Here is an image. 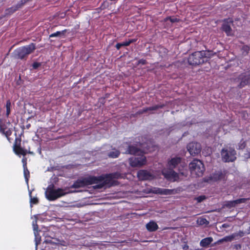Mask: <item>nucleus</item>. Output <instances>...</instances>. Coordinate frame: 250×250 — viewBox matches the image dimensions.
Segmentation results:
<instances>
[{
	"label": "nucleus",
	"instance_id": "1",
	"mask_svg": "<svg viewBox=\"0 0 250 250\" xmlns=\"http://www.w3.org/2000/svg\"><path fill=\"white\" fill-rule=\"evenodd\" d=\"M69 191L65 188H56L53 186H49L46 190V198L50 201H53L68 193Z\"/></svg>",
	"mask_w": 250,
	"mask_h": 250
},
{
	"label": "nucleus",
	"instance_id": "2",
	"mask_svg": "<svg viewBox=\"0 0 250 250\" xmlns=\"http://www.w3.org/2000/svg\"><path fill=\"white\" fill-rule=\"evenodd\" d=\"M206 52L204 51L196 52L189 56L188 62L191 65H198L207 61Z\"/></svg>",
	"mask_w": 250,
	"mask_h": 250
},
{
	"label": "nucleus",
	"instance_id": "3",
	"mask_svg": "<svg viewBox=\"0 0 250 250\" xmlns=\"http://www.w3.org/2000/svg\"><path fill=\"white\" fill-rule=\"evenodd\" d=\"M189 168L192 175L202 176L205 170L202 162L198 160H194L189 164Z\"/></svg>",
	"mask_w": 250,
	"mask_h": 250
},
{
	"label": "nucleus",
	"instance_id": "4",
	"mask_svg": "<svg viewBox=\"0 0 250 250\" xmlns=\"http://www.w3.org/2000/svg\"><path fill=\"white\" fill-rule=\"evenodd\" d=\"M35 49V46L33 43L28 45L16 49L14 51V55L16 57L22 59L26 56L32 53Z\"/></svg>",
	"mask_w": 250,
	"mask_h": 250
},
{
	"label": "nucleus",
	"instance_id": "5",
	"mask_svg": "<svg viewBox=\"0 0 250 250\" xmlns=\"http://www.w3.org/2000/svg\"><path fill=\"white\" fill-rule=\"evenodd\" d=\"M222 159L225 162H232L236 159V152L232 148L223 149L221 152Z\"/></svg>",
	"mask_w": 250,
	"mask_h": 250
},
{
	"label": "nucleus",
	"instance_id": "6",
	"mask_svg": "<svg viewBox=\"0 0 250 250\" xmlns=\"http://www.w3.org/2000/svg\"><path fill=\"white\" fill-rule=\"evenodd\" d=\"M96 183H97V179L96 178L89 177L78 180L73 185L72 187L74 188H79Z\"/></svg>",
	"mask_w": 250,
	"mask_h": 250
},
{
	"label": "nucleus",
	"instance_id": "7",
	"mask_svg": "<svg viewBox=\"0 0 250 250\" xmlns=\"http://www.w3.org/2000/svg\"><path fill=\"white\" fill-rule=\"evenodd\" d=\"M187 148L190 155L194 156L199 154L201 150V147L200 144L195 142L189 143Z\"/></svg>",
	"mask_w": 250,
	"mask_h": 250
},
{
	"label": "nucleus",
	"instance_id": "8",
	"mask_svg": "<svg viewBox=\"0 0 250 250\" xmlns=\"http://www.w3.org/2000/svg\"><path fill=\"white\" fill-rule=\"evenodd\" d=\"M129 164L133 167H141L146 164V157L141 156L140 157L131 158L129 159Z\"/></svg>",
	"mask_w": 250,
	"mask_h": 250
},
{
	"label": "nucleus",
	"instance_id": "9",
	"mask_svg": "<svg viewBox=\"0 0 250 250\" xmlns=\"http://www.w3.org/2000/svg\"><path fill=\"white\" fill-rule=\"evenodd\" d=\"M156 176L146 170H140L138 172V177L141 180H151Z\"/></svg>",
	"mask_w": 250,
	"mask_h": 250
},
{
	"label": "nucleus",
	"instance_id": "10",
	"mask_svg": "<svg viewBox=\"0 0 250 250\" xmlns=\"http://www.w3.org/2000/svg\"><path fill=\"white\" fill-rule=\"evenodd\" d=\"M162 173L165 177L169 180L175 181L178 179V175L172 170L167 172L166 170L162 171Z\"/></svg>",
	"mask_w": 250,
	"mask_h": 250
},
{
	"label": "nucleus",
	"instance_id": "11",
	"mask_svg": "<svg viewBox=\"0 0 250 250\" xmlns=\"http://www.w3.org/2000/svg\"><path fill=\"white\" fill-rule=\"evenodd\" d=\"M12 130V125H11L9 123H8L7 125L0 126V132L4 134L8 140H9V136L11 135Z\"/></svg>",
	"mask_w": 250,
	"mask_h": 250
},
{
	"label": "nucleus",
	"instance_id": "12",
	"mask_svg": "<svg viewBox=\"0 0 250 250\" xmlns=\"http://www.w3.org/2000/svg\"><path fill=\"white\" fill-rule=\"evenodd\" d=\"M247 200V199L241 198L234 201H230L226 202L225 206L228 208H232L235 207L237 204L245 203Z\"/></svg>",
	"mask_w": 250,
	"mask_h": 250
},
{
	"label": "nucleus",
	"instance_id": "13",
	"mask_svg": "<svg viewBox=\"0 0 250 250\" xmlns=\"http://www.w3.org/2000/svg\"><path fill=\"white\" fill-rule=\"evenodd\" d=\"M231 24V21H229V22L224 23L222 26L223 31H225L228 36H232L233 35V32L230 27V25Z\"/></svg>",
	"mask_w": 250,
	"mask_h": 250
},
{
	"label": "nucleus",
	"instance_id": "14",
	"mask_svg": "<svg viewBox=\"0 0 250 250\" xmlns=\"http://www.w3.org/2000/svg\"><path fill=\"white\" fill-rule=\"evenodd\" d=\"M114 178H118V176L114 174H109L104 176L100 177V180L104 181V185H111V183L109 180H111Z\"/></svg>",
	"mask_w": 250,
	"mask_h": 250
},
{
	"label": "nucleus",
	"instance_id": "15",
	"mask_svg": "<svg viewBox=\"0 0 250 250\" xmlns=\"http://www.w3.org/2000/svg\"><path fill=\"white\" fill-rule=\"evenodd\" d=\"M151 192L156 193V194H160L163 195H168L170 194L171 191L169 189H164V188H154L151 190Z\"/></svg>",
	"mask_w": 250,
	"mask_h": 250
},
{
	"label": "nucleus",
	"instance_id": "16",
	"mask_svg": "<svg viewBox=\"0 0 250 250\" xmlns=\"http://www.w3.org/2000/svg\"><path fill=\"white\" fill-rule=\"evenodd\" d=\"M146 228L149 231H154L157 229L158 226L155 222L150 221L146 225Z\"/></svg>",
	"mask_w": 250,
	"mask_h": 250
},
{
	"label": "nucleus",
	"instance_id": "17",
	"mask_svg": "<svg viewBox=\"0 0 250 250\" xmlns=\"http://www.w3.org/2000/svg\"><path fill=\"white\" fill-rule=\"evenodd\" d=\"M33 229L34 230V234L35 236V241H36V248H37V245L38 242H40V237L38 236V226L37 224V221L35 220V221L33 222Z\"/></svg>",
	"mask_w": 250,
	"mask_h": 250
},
{
	"label": "nucleus",
	"instance_id": "18",
	"mask_svg": "<svg viewBox=\"0 0 250 250\" xmlns=\"http://www.w3.org/2000/svg\"><path fill=\"white\" fill-rule=\"evenodd\" d=\"M13 149L15 153L17 155H25L27 153L26 150H25L17 145L14 146Z\"/></svg>",
	"mask_w": 250,
	"mask_h": 250
},
{
	"label": "nucleus",
	"instance_id": "19",
	"mask_svg": "<svg viewBox=\"0 0 250 250\" xmlns=\"http://www.w3.org/2000/svg\"><path fill=\"white\" fill-rule=\"evenodd\" d=\"M126 153H129L131 154H136V155H140L142 152L137 149L135 147L131 146H129L127 151L125 152Z\"/></svg>",
	"mask_w": 250,
	"mask_h": 250
},
{
	"label": "nucleus",
	"instance_id": "20",
	"mask_svg": "<svg viewBox=\"0 0 250 250\" xmlns=\"http://www.w3.org/2000/svg\"><path fill=\"white\" fill-rule=\"evenodd\" d=\"M181 162V159L178 157L172 158L169 162L168 166L171 167H175L177 165L180 163Z\"/></svg>",
	"mask_w": 250,
	"mask_h": 250
},
{
	"label": "nucleus",
	"instance_id": "21",
	"mask_svg": "<svg viewBox=\"0 0 250 250\" xmlns=\"http://www.w3.org/2000/svg\"><path fill=\"white\" fill-rule=\"evenodd\" d=\"M213 241L212 237H207L204 238L200 242V245L201 246L206 247L208 246Z\"/></svg>",
	"mask_w": 250,
	"mask_h": 250
},
{
	"label": "nucleus",
	"instance_id": "22",
	"mask_svg": "<svg viewBox=\"0 0 250 250\" xmlns=\"http://www.w3.org/2000/svg\"><path fill=\"white\" fill-rule=\"evenodd\" d=\"M224 178V175L221 172H218L212 176L211 177L210 181H217L220 180Z\"/></svg>",
	"mask_w": 250,
	"mask_h": 250
},
{
	"label": "nucleus",
	"instance_id": "23",
	"mask_svg": "<svg viewBox=\"0 0 250 250\" xmlns=\"http://www.w3.org/2000/svg\"><path fill=\"white\" fill-rule=\"evenodd\" d=\"M196 222L198 225H207L208 223L206 219L202 217L198 218Z\"/></svg>",
	"mask_w": 250,
	"mask_h": 250
},
{
	"label": "nucleus",
	"instance_id": "24",
	"mask_svg": "<svg viewBox=\"0 0 250 250\" xmlns=\"http://www.w3.org/2000/svg\"><path fill=\"white\" fill-rule=\"evenodd\" d=\"M132 42V40H129V41H126V42H123L122 43H117L116 45V48L119 49L120 48V47L121 46H127L131 42Z\"/></svg>",
	"mask_w": 250,
	"mask_h": 250
},
{
	"label": "nucleus",
	"instance_id": "25",
	"mask_svg": "<svg viewBox=\"0 0 250 250\" xmlns=\"http://www.w3.org/2000/svg\"><path fill=\"white\" fill-rule=\"evenodd\" d=\"M64 31H57L54 33H53L52 34H51L50 36H49V37L50 38H52V37H60L62 35H63L64 34Z\"/></svg>",
	"mask_w": 250,
	"mask_h": 250
},
{
	"label": "nucleus",
	"instance_id": "26",
	"mask_svg": "<svg viewBox=\"0 0 250 250\" xmlns=\"http://www.w3.org/2000/svg\"><path fill=\"white\" fill-rule=\"evenodd\" d=\"M11 102L10 101H7L6 102V115L8 116L10 113V107Z\"/></svg>",
	"mask_w": 250,
	"mask_h": 250
},
{
	"label": "nucleus",
	"instance_id": "27",
	"mask_svg": "<svg viewBox=\"0 0 250 250\" xmlns=\"http://www.w3.org/2000/svg\"><path fill=\"white\" fill-rule=\"evenodd\" d=\"M119 152L116 150L109 153V156L112 158H116L119 156Z\"/></svg>",
	"mask_w": 250,
	"mask_h": 250
},
{
	"label": "nucleus",
	"instance_id": "28",
	"mask_svg": "<svg viewBox=\"0 0 250 250\" xmlns=\"http://www.w3.org/2000/svg\"><path fill=\"white\" fill-rule=\"evenodd\" d=\"M23 168H24V177H25V178L26 180V182L27 184H28V177L29 175V172L28 170V169H27L26 167H24Z\"/></svg>",
	"mask_w": 250,
	"mask_h": 250
},
{
	"label": "nucleus",
	"instance_id": "29",
	"mask_svg": "<svg viewBox=\"0 0 250 250\" xmlns=\"http://www.w3.org/2000/svg\"><path fill=\"white\" fill-rule=\"evenodd\" d=\"M38 202V199L36 197L32 198H30V203L31 205L33 204H36Z\"/></svg>",
	"mask_w": 250,
	"mask_h": 250
},
{
	"label": "nucleus",
	"instance_id": "30",
	"mask_svg": "<svg viewBox=\"0 0 250 250\" xmlns=\"http://www.w3.org/2000/svg\"><path fill=\"white\" fill-rule=\"evenodd\" d=\"M246 146L245 142L244 141H241L238 145L239 149H243Z\"/></svg>",
	"mask_w": 250,
	"mask_h": 250
},
{
	"label": "nucleus",
	"instance_id": "31",
	"mask_svg": "<svg viewBox=\"0 0 250 250\" xmlns=\"http://www.w3.org/2000/svg\"><path fill=\"white\" fill-rule=\"evenodd\" d=\"M206 198L205 196H200L196 198L198 202H201Z\"/></svg>",
	"mask_w": 250,
	"mask_h": 250
},
{
	"label": "nucleus",
	"instance_id": "32",
	"mask_svg": "<svg viewBox=\"0 0 250 250\" xmlns=\"http://www.w3.org/2000/svg\"><path fill=\"white\" fill-rule=\"evenodd\" d=\"M232 239V237H225L220 240H219L220 242H222L223 241H231Z\"/></svg>",
	"mask_w": 250,
	"mask_h": 250
},
{
	"label": "nucleus",
	"instance_id": "33",
	"mask_svg": "<svg viewBox=\"0 0 250 250\" xmlns=\"http://www.w3.org/2000/svg\"><path fill=\"white\" fill-rule=\"evenodd\" d=\"M168 20L170 21L171 22H174L176 21L177 19L175 18H168L167 19V21Z\"/></svg>",
	"mask_w": 250,
	"mask_h": 250
},
{
	"label": "nucleus",
	"instance_id": "34",
	"mask_svg": "<svg viewBox=\"0 0 250 250\" xmlns=\"http://www.w3.org/2000/svg\"><path fill=\"white\" fill-rule=\"evenodd\" d=\"M40 65V64L39 63H38V62H35L33 63V67L34 68H38L39 66Z\"/></svg>",
	"mask_w": 250,
	"mask_h": 250
},
{
	"label": "nucleus",
	"instance_id": "35",
	"mask_svg": "<svg viewBox=\"0 0 250 250\" xmlns=\"http://www.w3.org/2000/svg\"><path fill=\"white\" fill-rule=\"evenodd\" d=\"M22 162L23 163V167H26V159L25 158H23L22 160Z\"/></svg>",
	"mask_w": 250,
	"mask_h": 250
},
{
	"label": "nucleus",
	"instance_id": "36",
	"mask_svg": "<svg viewBox=\"0 0 250 250\" xmlns=\"http://www.w3.org/2000/svg\"><path fill=\"white\" fill-rule=\"evenodd\" d=\"M60 244L61 245L64 246H67V244L66 243H65L64 242H62Z\"/></svg>",
	"mask_w": 250,
	"mask_h": 250
},
{
	"label": "nucleus",
	"instance_id": "37",
	"mask_svg": "<svg viewBox=\"0 0 250 250\" xmlns=\"http://www.w3.org/2000/svg\"><path fill=\"white\" fill-rule=\"evenodd\" d=\"M140 63H141L142 64H145V60H141L140 61Z\"/></svg>",
	"mask_w": 250,
	"mask_h": 250
},
{
	"label": "nucleus",
	"instance_id": "38",
	"mask_svg": "<svg viewBox=\"0 0 250 250\" xmlns=\"http://www.w3.org/2000/svg\"><path fill=\"white\" fill-rule=\"evenodd\" d=\"M103 185H102V186H99V188H102V187H103Z\"/></svg>",
	"mask_w": 250,
	"mask_h": 250
}]
</instances>
